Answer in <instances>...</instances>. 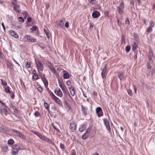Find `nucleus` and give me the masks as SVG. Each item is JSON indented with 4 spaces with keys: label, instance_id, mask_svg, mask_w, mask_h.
Wrapping results in <instances>:
<instances>
[{
    "label": "nucleus",
    "instance_id": "1",
    "mask_svg": "<svg viewBox=\"0 0 155 155\" xmlns=\"http://www.w3.org/2000/svg\"><path fill=\"white\" fill-rule=\"evenodd\" d=\"M23 40L24 41H29L31 42H35L37 41L36 38H33L30 35H25L23 38Z\"/></svg>",
    "mask_w": 155,
    "mask_h": 155
},
{
    "label": "nucleus",
    "instance_id": "2",
    "mask_svg": "<svg viewBox=\"0 0 155 155\" xmlns=\"http://www.w3.org/2000/svg\"><path fill=\"white\" fill-rule=\"evenodd\" d=\"M12 4L14 5L13 8L14 11H15L17 14L21 13V11L19 9V5H17L16 3L14 2H12Z\"/></svg>",
    "mask_w": 155,
    "mask_h": 155
},
{
    "label": "nucleus",
    "instance_id": "3",
    "mask_svg": "<svg viewBox=\"0 0 155 155\" xmlns=\"http://www.w3.org/2000/svg\"><path fill=\"white\" fill-rule=\"evenodd\" d=\"M118 12L120 14H122L123 13V10L124 8V2L122 1L120 4V5L117 7Z\"/></svg>",
    "mask_w": 155,
    "mask_h": 155
},
{
    "label": "nucleus",
    "instance_id": "4",
    "mask_svg": "<svg viewBox=\"0 0 155 155\" xmlns=\"http://www.w3.org/2000/svg\"><path fill=\"white\" fill-rule=\"evenodd\" d=\"M96 112L99 117L103 115L102 109L100 107H98L96 108Z\"/></svg>",
    "mask_w": 155,
    "mask_h": 155
},
{
    "label": "nucleus",
    "instance_id": "5",
    "mask_svg": "<svg viewBox=\"0 0 155 155\" xmlns=\"http://www.w3.org/2000/svg\"><path fill=\"white\" fill-rule=\"evenodd\" d=\"M40 138L42 140H43L45 142H48L51 144H54V142H53L52 141H51L50 139L46 137H45V136L43 134H42Z\"/></svg>",
    "mask_w": 155,
    "mask_h": 155
},
{
    "label": "nucleus",
    "instance_id": "6",
    "mask_svg": "<svg viewBox=\"0 0 155 155\" xmlns=\"http://www.w3.org/2000/svg\"><path fill=\"white\" fill-rule=\"evenodd\" d=\"M104 123L106 127L109 132L111 131V129L109 123L106 119H103Z\"/></svg>",
    "mask_w": 155,
    "mask_h": 155
},
{
    "label": "nucleus",
    "instance_id": "7",
    "mask_svg": "<svg viewBox=\"0 0 155 155\" xmlns=\"http://www.w3.org/2000/svg\"><path fill=\"white\" fill-rule=\"evenodd\" d=\"M35 62L38 68H39L41 71H43L44 66L42 63L39 60H38L37 62L36 60H35Z\"/></svg>",
    "mask_w": 155,
    "mask_h": 155
},
{
    "label": "nucleus",
    "instance_id": "8",
    "mask_svg": "<svg viewBox=\"0 0 155 155\" xmlns=\"http://www.w3.org/2000/svg\"><path fill=\"white\" fill-rule=\"evenodd\" d=\"M8 32L9 34L12 37H13L16 38H18V35L15 31L13 30H10Z\"/></svg>",
    "mask_w": 155,
    "mask_h": 155
},
{
    "label": "nucleus",
    "instance_id": "9",
    "mask_svg": "<svg viewBox=\"0 0 155 155\" xmlns=\"http://www.w3.org/2000/svg\"><path fill=\"white\" fill-rule=\"evenodd\" d=\"M76 126L77 125L75 123H71L70 126V128L71 130L73 132H75L76 130Z\"/></svg>",
    "mask_w": 155,
    "mask_h": 155
},
{
    "label": "nucleus",
    "instance_id": "10",
    "mask_svg": "<svg viewBox=\"0 0 155 155\" xmlns=\"http://www.w3.org/2000/svg\"><path fill=\"white\" fill-rule=\"evenodd\" d=\"M124 73L123 71H120L118 73V77L120 81H124Z\"/></svg>",
    "mask_w": 155,
    "mask_h": 155
},
{
    "label": "nucleus",
    "instance_id": "11",
    "mask_svg": "<svg viewBox=\"0 0 155 155\" xmlns=\"http://www.w3.org/2000/svg\"><path fill=\"white\" fill-rule=\"evenodd\" d=\"M100 15V13L98 11H96L92 13V16L94 18H96L99 17Z\"/></svg>",
    "mask_w": 155,
    "mask_h": 155
},
{
    "label": "nucleus",
    "instance_id": "12",
    "mask_svg": "<svg viewBox=\"0 0 155 155\" xmlns=\"http://www.w3.org/2000/svg\"><path fill=\"white\" fill-rule=\"evenodd\" d=\"M153 65V62L148 61L147 63V68L148 71H150L152 69Z\"/></svg>",
    "mask_w": 155,
    "mask_h": 155
},
{
    "label": "nucleus",
    "instance_id": "13",
    "mask_svg": "<svg viewBox=\"0 0 155 155\" xmlns=\"http://www.w3.org/2000/svg\"><path fill=\"white\" fill-rule=\"evenodd\" d=\"M54 93L59 97H62L63 96L62 92L59 88L58 89V90H55L54 91Z\"/></svg>",
    "mask_w": 155,
    "mask_h": 155
},
{
    "label": "nucleus",
    "instance_id": "14",
    "mask_svg": "<svg viewBox=\"0 0 155 155\" xmlns=\"http://www.w3.org/2000/svg\"><path fill=\"white\" fill-rule=\"evenodd\" d=\"M81 107L83 114L84 115L86 116L87 115V109L84 107L82 105H81Z\"/></svg>",
    "mask_w": 155,
    "mask_h": 155
},
{
    "label": "nucleus",
    "instance_id": "15",
    "mask_svg": "<svg viewBox=\"0 0 155 155\" xmlns=\"http://www.w3.org/2000/svg\"><path fill=\"white\" fill-rule=\"evenodd\" d=\"M7 113L8 110L5 108H2L0 109V113L2 115V113H4L6 116H7L8 114Z\"/></svg>",
    "mask_w": 155,
    "mask_h": 155
},
{
    "label": "nucleus",
    "instance_id": "16",
    "mask_svg": "<svg viewBox=\"0 0 155 155\" xmlns=\"http://www.w3.org/2000/svg\"><path fill=\"white\" fill-rule=\"evenodd\" d=\"M53 99L57 103L61 106H62V102L59 98L56 96L53 98Z\"/></svg>",
    "mask_w": 155,
    "mask_h": 155
},
{
    "label": "nucleus",
    "instance_id": "17",
    "mask_svg": "<svg viewBox=\"0 0 155 155\" xmlns=\"http://www.w3.org/2000/svg\"><path fill=\"white\" fill-rule=\"evenodd\" d=\"M70 93L71 94L72 96H74L75 94V91L74 87H73L72 86H71L68 88Z\"/></svg>",
    "mask_w": 155,
    "mask_h": 155
},
{
    "label": "nucleus",
    "instance_id": "18",
    "mask_svg": "<svg viewBox=\"0 0 155 155\" xmlns=\"http://www.w3.org/2000/svg\"><path fill=\"white\" fill-rule=\"evenodd\" d=\"M89 134V131H86L85 133L82 136V138L83 140H85L88 137Z\"/></svg>",
    "mask_w": 155,
    "mask_h": 155
},
{
    "label": "nucleus",
    "instance_id": "19",
    "mask_svg": "<svg viewBox=\"0 0 155 155\" xmlns=\"http://www.w3.org/2000/svg\"><path fill=\"white\" fill-rule=\"evenodd\" d=\"M61 88L63 91L64 94L66 96L68 93H69L68 91L66 88H65L64 86L61 87Z\"/></svg>",
    "mask_w": 155,
    "mask_h": 155
},
{
    "label": "nucleus",
    "instance_id": "20",
    "mask_svg": "<svg viewBox=\"0 0 155 155\" xmlns=\"http://www.w3.org/2000/svg\"><path fill=\"white\" fill-rule=\"evenodd\" d=\"M41 79L43 83H44L45 85V86H47L48 85V82L45 77V76H44L43 77H42Z\"/></svg>",
    "mask_w": 155,
    "mask_h": 155
},
{
    "label": "nucleus",
    "instance_id": "21",
    "mask_svg": "<svg viewBox=\"0 0 155 155\" xmlns=\"http://www.w3.org/2000/svg\"><path fill=\"white\" fill-rule=\"evenodd\" d=\"M138 46L135 42H134V44L132 45V50L134 51H137L136 49L137 48Z\"/></svg>",
    "mask_w": 155,
    "mask_h": 155
},
{
    "label": "nucleus",
    "instance_id": "22",
    "mask_svg": "<svg viewBox=\"0 0 155 155\" xmlns=\"http://www.w3.org/2000/svg\"><path fill=\"white\" fill-rule=\"evenodd\" d=\"M63 77L64 79H68L69 78L70 76L68 73L64 71V73Z\"/></svg>",
    "mask_w": 155,
    "mask_h": 155
},
{
    "label": "nucleus",
    "instance_id": "23",
    "mask_svg": "<svg viewBox=\"0 0 155 155\" xmlns=\"http://www.w3.org/2000/svg\"><path fill=\"white\" fill-rule=\"evenodd\" d=\"M86 127V126L85 125H82L79 128V131L81 132L85 130Z\"/></svg>",
    "mask_w": 155,
    "mask_h": 155
},
{
    "label": "nucleus",
    "instance_id": "24",
    "mask_svg": "<svg viewBox=\"0 0 155 155\" xmlns=\"http://www.w3.org/2000/svg\"><path fill=\"white\" fill-rule=\"evenodd\" d=\"M150 55H148L149 61H148L153 62L152 57L153 56V53L152 51H150Z\"/></svg>",
    "mask_w": 155,
    "mask_h": 155
},
{
    "label": "nucleus",
    "instance_id": "25",
    "mask_svg": "<svg viewBox=\"0 0 155 155\" xmlns=\"http://www.w3.org/2000/svg\"><path fill=\"white\" fill-rule=\"evenodd\" d=\"M11 131L13 134L17 136H18L20 132V131L15 129H12Z\"/></svg>",
    "mask_w": 155,
    "mask_h": 155
},
{
    "label": "nucleus",
    "instance_id": "26",
    "mask_svg": "<svg viewBox=\"0 0 155 155\" xmlns=\"http://www.w3.org/2000/svg\"><path fill=\"white\" fill-rule=\"evenodd\" d=\"M14 104L15 103L14 102H11L10 103V106L13 110H16V108L15 107Z\"/></svg>",
    "mask_w": 155,
    "mask_h": 155
},
{
    "label": "nucleus",
    "instance_id": "27",
    "mask_svg": "<svg viewBox=\"0 0 155 155\" xmlns=\"http://www.w3.org/2000/svg\"><path fill=\"white\" fill-rule=\"evenodd\" d=\"M5 88V92L7 93H11V92L10 91V88L8 86H7L6 87H4Z\"/></svg>",
    "mask_w": 155,
    "mask_h": 155
},
{
    "label": "nucleus",
    "instance_id": "28",
    "mask_svg": "<svg viewBox=\"0 0 155 155\" xmlns=\"http://www.w3.org/2000/svg\"><path fill=\"white\" fill-rule=\"evenodd\" d=\"M1 82V84L3 86V87H5L7 86V82L5 81H3L2 79H0Z\"/></svg>",
    "mask_w": 155,
    "mask_h": 155
},
{
    "label": "nucleus",
    "instance_id": "29",
    "mask_svg": "<svg viewBox=\"0 0 155 155\" xmlns=\"http://www.w3.org/2000/svg\"><path fill=\"white\" fill-rule=\"evenodd\" d=\"M58 25L61 28H62L64 27V22L63 20H61L60 21H58Z\"/></svg>",
    "mask_w": 155,
    "mask_h": 155
},
{
    "label": "nucleus",
    "instance_id": "30",
    "mask_svg": "<svg viewBox=\"0 0 155 155\" xmlns=\"http://www.w3.org/2000/svg\"><path fill=\"white\" fill-rule=\"evenodd\" d=\"M44 31L45 34H46L47 37L48 38H50V34L49 33L48 30L45 29H44Z\"/></svg>",
    "mask_w": 155,
    "mask_h": 155
},
{
    "label": "nucleus",
    "instance_id": "31",
    "mask_svg": "<svg viewBox=\"0 0 155 155\" xmlns=\"http://www.w3.org/2000/svg\"><path fill=\"white\" fill-rule=\"evenodd\" d=\"M2 150L4 152H5L8 150V147L7 145H4L2 147Z\"/></svg>",
    "mask_w": 155,
    "mask_h": 155
},
{
    "label": "nucleus",
    "instance_id": "32",
    "mask_svg": "<svg viewBox=\"0 0 155 155\" xmlns=\"http://www.w3.org/2000/svg\"><path fill=\"white\" fill-rule=\"evenodd\" d=\"M34 115L35 117H41V114L39 112L37 111H36L35 112Z\"/></svg>",
    "mask_w": 155,
    "mask_h": 155
},
{
    "label": "nucleus",
    "instance_id": "33",
    "mask_svg": "<svg viewBox=\"0 0 155 155\" xmlns=\"http://www.w3.org/2000/svg\"><path fill=\"white\" fill-rule=\"evenodd\" d=\"M47 91L49 93V94L52 96V97L53 98H54L55 97H56V96L52 92H51V91L49 89H48Z\"/></svg>",
    "mask_w": 155,
    "mask_h": 155
},
{
    "label": "nucleus",
    "instance_id": "34",
    "mask_svg": "<svg viewBox=\"0 0 155 155\" xmlns=\"http://www.w3.org/2000/svg\"><path fill=\"white\" fill-rule=\"evenodd\" d=\"M18 136L19 137L21 138L22 139H25V136L22 134L20 132Z\"/></svg>",
    "mask_w": 155,
    "mask_h": 155
},
{
    "label": "nucleus",
    "instance_id": "35",
    "mask_svg": "<svg viewBox=\"0 0 155 155\" xmlns=\"http://www.w3.org/2000/svg\"><path fill=\"white\" fill-rule=\"evenodd\" d=\"M44 105L45 108L49 112V107L48 104L46 102H45L44 103Z\"/></svg>",
    "mask_w": 155,
    "mask_h": 155
},
{
    "label": "nucleus",
    "instance_id": "36",
    "mask_svg": "<svg viewBox=\"0 0 155 155\" xmlns=\"http://www.w3.org/2000/svg\"><path fill=\"white\" fill-rule=\"evenodd\" d=\"M49 69L53 73L55 74L56 73V70L54 66L50 68Z\"/></svg>",
    "mask_w": 155,
    "mask_h": 155
},
{
    "label": "nucleus",
    "instance_id": "37",
    "mask_svg": "<svg viewBox=\"0 0 155 155\" xmlns=\"http://www.w3.org/2000/svg\"><path fill=\"white\" fill-rule=\"evenodd\" d=\"M22 14L24 16V18L25 19H26V17H27L28 15V13L27 12L24 11L22 12Z\"/></svg>",
    "mask_w": 155,
    "mask_h": 155
},
{
    "label": "nucleus",
    "instance_id": "38",
    "mask_svg": "<svg viewBox=\"0 0 155 155\" xmlns=\"http://www.w3.org/2000/svg\"><path fill=\"white\" fill-rule=\"evenodd\" d=\"M18 19L19 22H21V23H23L24 21V19L21 17H19L18 18Z\"/></svg>",
    "mask_w": 155,
    "mask_h": 155
},
{
    "label": "nucleus",
    "instance_id": "39",
    "mask_svg": "<svg viewBox=\"0 0 155 155\" xmlns=\"http://www.w3.org/2000/svg\"><path fill=\"white\" fill-rule=\"evenodd\" d=\"M51 125L52 126V127H53L54 129L56 131H57L59 133H60V131L59 129H58L57 128L54 126V124L53 123L52 124H51Z\"/></svg>",
    "mask_w": 155,
    "mask_h": 155
},
{
    "label": "nucleus",
    "instance_id": "40",
    "mask_svg": "<svg viewBox=\"0 0 155 155\" xmlns=\"http://www.w3.org/2000/svg\"><path fill=\"white\" fill-rule=\"evenodd\" d=\"M122 41L123 43H125V38L123 34H122L121 37Z\"/></svg>",
    "mask_w": 155,
    "mask_h": 155
},
{
    "label": "nucleus",
    "instance_id": "41",
    "mask_svg": "<svg viewBox=\"0 0 155 155\" xmlns=\"http://www.w3.org/2000/svg\"><path fill=\"white\" fill-rule=\"evenodd\" d=\"M7 66L9 68L11 69H12L13 68L12 64L10 62H8L7 63Z\"/></svg>",
    "mask_w": 155,
    "mask_h": 155
},
{
    "label": "nucleus",
    "instance_id": "42",
    "mask_svg": "<svg viewBox=\"0 0 155 155\" xmlns=\"http://www.w3.org/2000/svg\"><path fill=\"white\" fill-rule=\"evenodd\" d=\"M152 28L150 27H149L147 28V30L146 32L147 33H149L152 31Z\"/></svg>",
    "mask_w": 155,
    "mask_h": 155
},
{
    "label": "nucleus",
    "instance_id": "43",
    "mask_svg": "<svg viewBox=\"0 0 155 155\" xmlns=\"http://www.w3.org/2000/svg\"><path fill=\"white\" fill-rule=\"evenodd\" d=\"M14 141L12 139H9L8 141V143L9 144L12 145L14 143Z\"/></svg>",
    "mask_w": 155,
    "mask_h": 155
},
{
    "label": "nucleus",
    "instance_id": "44",
    "mask_svg": "<svg viewBox=\"0 0 155 155\" xmlns=\"http://www.w3.org/2000/svg\"><path fill=\"white\" fill-rule=\"evenodd\" d=\"M127 92L128 94L131 96H132L133 95V94L132 93V91L130 89H128L127 90Z\"/></svg>",
    "mask_w": 155,
    "mask_h": 155
},
{
    "label": "nucleus",
    "instance_id": "45",
    "mask_svg": "<svg viewBox=\"0 0 155 155\" xmlns=\"http://www.w3.org/2000/svg\"><path fill=\"white\" fill-rule=\"evenodd\" d=\"M130 49V47L129 45H127L126 47L125 50L127 52H129Z\"/></svg>",
    "mask_w": 155,
    "mask_h": 155
},
{
    "label": "nucleus",
    "instance_id": "46",
    "mask_svg": "<svg viewBox=\"0 0 155 155\" xmlns=\"http://www.w3.org/2000/svg\"><path fill=\"white\" fill-rule=\"evenodd\" d=\"M31 65V64L29 62L27 61L26 64V67L27 68H29Z\"/></svg>",
    "mask_w": 155,
    "mask_h": 155
},
{
    "label": "nucleus",
    "instance_id": "47",
    "mask_svg": "<svg viewBox=\"0 0 155 155\" xmlns=\"http://www.w3.org/2000/svg\"><path fill=\"white\" fill-rule=\"evenodd\" d=\"M37 89L40 92H42L43 90V88L40 86L37 88Z\"/></svg>",
    "mask_w": 155,
    "mask_h": 155
},
{
    "label": "nucleus",
    "instance_id": "48",
    "mask_svg": "<svg viewBox=\"0 0 155 155\" xmlns=\"http://www.w3.org/2000/svg\"><path fill=\"white\" fill-rule=\"evenodd\" d=\"M107 65H105L104 66V69L102 70V72L104 73V74H106V68H107Z\"/></svg>",
    "mask_w": 155,
    "mask_h": 155
},
{
    "label": "nucleus",
    "instance_id": "49",
    "mask_svg": "<svg viewBox=\"0 0 155 155\" xmlns=\"http://www.w3.org/2000/svg\"><path fill=\"white\" fill-rule=\"evenodd\" d=\"M12 154L13 155H16L18 153V150L16 151H12Z\"/></svg>",
    "mask_w": 155,
    "mask_h": 155
},
{
    "label": "nucleus",
    "instance_id": "50",
    "mask_svg": "<svg viewBox=\"0 0 155 155\" xmlns=\"http://www.w3.org/2000/svg\"><path fill=\"white\" fill-rule=\"evenodd\" d=\"M154 26V24L153 22V21H151L150 22V24L149 27H151V28H152Z\"/></svg>",
    "mask_w": 155,
    "mask_h": 155
},
{
    "label": "nucleus",
    "instance_id": "51",
    "mask_svg": "<svg viewBox=\"0 0 155 155\" xmlns=\"http://www.w3.org/2000/svg\"><path fill=\"white\" fill-rule=\"evenodd\" d=\"M37 28V27L36 26H33L31 28V29L32 30V31H35Z\"/></svg>",
    "mask_w": 155,
    "mask_h": 155
},
{
    "label": "nucleus",
    "instance_id": "52",
    "mask_svg": "<svg viewBox=\"0 0 155 155\" xmlns=\"http://www.w3.org/2000/svg\"><path fill=\"white\" fill-rule=\"evenodd\" d=\"M58 83L59 85V86L60 87L64 86L62 84V83L60 80H58Z\"/></svg>",
    "mask_w": 155,
    "mask_h": 155
},
{
    "label": "nucleus",
    "instance_id": "53",
    "mask_svg": "<svg viewBox=\"0 0 155 155\" xmlns=\"http://www.w3.org/2000/svg\"><path fill=\"white\" fill-rule=\"evenodd\" d=\"M89 2L91 4H93L95 3V0H88Z\"/></svg>",
    "mask_w": 155,
    "mask_h": 155
},
{
    "label": "nucleus",
    "instance_id": "54",
    "mask_svg": "<svg viewBox=\"0 0 155 155\" xmlns=\"http://www.w3.org/2000/svg\"><path fill=\"white\" fill-rule=\"evenodd\" d=\"M134 58L135 59H136L137 58V51H134Z\"/></svg>",
    "mask_w": 155,
    "mask_h": 155
},
{
    "label": "nucleus",
    "instance_id": "55",
    "mask_svg": "<svg viewBox=\"0 0 155 155\" xmlns=\"http://www.w3.org/2000/svg\"><path fill=\"white\" fill-rule=\"evenodd\" d=\"M67 28H68L69 27V23L68 21L66 22L64 25Z\"/></svg>",
    "mask_w": 155,
    "mask_h": 155
},
{
    "label": "nucleus",
    "instance_id": "56",
    "mask_svg": "<svg viewBox=\"0 0 155 155\" xmlns=\"http://www.w3.org/2000/svg\"><path fill=\"white\" fill-rule=\"evenodd\" d=\"M31 132L32 133L35 134L36 135L39 133L38 132L36 131L32 130Z\"/></svg>",
    "mask_w": 155,
    "mask_h": 155
},
{
    "label": "nucleus",
    "instance_id": "57",
    "mask_svg": "<svg viewBox=\"0 0 155 155\" xmlns=\"http://www.w3.org/2000/svg\"><path fill=\"white\" fill-rule=\"evenodd\" d=\"M60 147L61 149H64V148L65 147L64 144L61 143L60 144Z\"/></svg>",
    "mask_w": 155,
    "mask_h": 155
},
{
    "label": "nucleus",
    "instance_id": "58",
    "mask_svg": "<svg viewBox=\"0 0 155 155\" xmlns=\"http://www.w3.org/2000/svg\"><path fill=\"white\" fill-rule=\"evenodd\" d=\"M28 22L29 23L31 21V17H28L27 19Z\"/></svg>",
    "mask_w": 155,
    "mask_h": 155
},
{
    "label": "nucleus",
    "instance_id": "59",
    "mask_svg": "<svg viewBox=\"0 0 155 155\" xmlns=\"http://www.w3.org/2000/svg\"><path fill=\"white\" fill-rule=\"evenodd\" d=\"M11 94H12V95H11V97L12 99H13L15 97V95L14 94V93L13 92H12Z\"/></svg>",
    "mask_w": 155,
    "mask_h": 155
},
{
    "label": "nucleus",
    "instance_id": "60",
    "mask_svg": "<svg viewBox=\"0 0 155 155\" xmlns=\"http://www.w3.org/2000/svg\"><path fill=\"white\" fill-rule=\"evenodd\" d=\"M101 75L102 78H104L105 77L106 74H104V73L101 72Z\"/></svg>",
    "mask_w": 155,
    "mask_h": 155
},
{
    "label": "nucleus",
    "instance_id": "61",
    "mask_svg": "<svg viewBox=\"0 0 155 155\" xmlns=\"http://www.w3.org/2000/svg\"><path fill=\"white\" fill-rule=\"evenodd\" d=\"M34 75L36 78H34V80H37L38 78V76L37 74H36L35 75Z\"/></svg>",
    "mask_w": 155,
    "mask_h": 155
},
{
    "label": "nucleus",
    "instance_id": "62",
    "mask_svg": "<svg viewBox=\"0 0 155 155\" xmlns=\"http://www.w3.org/2000/svg\"><path fill=\"white\" fill-rule=\"evenodd\" d=\"M130 4H132L133 5H134V0H130Z\"/></svg>",
    "mask_w": 155,
    "mask_h": 155
},
{
    "label": "nucleus",
    "instance_id": "63",
    "mask_svg": "<svg viewBox=\"0 0 155 155\" xmlns=\"http://www.w3.org/2000/svg\"><path fill=\"white\" fill-rule=\"evenodd\" d=\"M49 64L48 65V66L49 68H50L52 67L53 66L50 62H49Z\"/></svg>",
    "mask_w": 155,
    "mask_h": 155
},
{
    "label": "nucleus",
    "instance_id": "64",
    "mask_svg": "<svg viewBox=\"0 0 155 155\" xmlns=\"http://www.w3.org/2000/svg\"><path fill=\"white\" fill-rule=\"evenodd\" d=\"M71 84V82L70 81H68L66 82V84L68 86H69Z\"/></svg>",
    "mask_w": 155,
    "mask_h": 155
}]
</instances>
